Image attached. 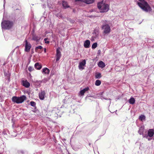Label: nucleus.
<instances>
[{
  "instance_id": "9b49d317",
  "label": "nucleus",
  "mask_w": 154,
  "mask_h": 154,
  "mask_svg": "<svg viewBox=\"0 0 154 154\" xmlns=\"http://www.w3.org/2000/svg\"><path fill=\"white\" fill-rule=\"evenodd\" d=\"M22 84L23 86L26 88H28L30 85V83L27 80H23L22 81Z\"/></svg>"
},
{
  "instance_id": "ea45409f",
  "label": "nucleus",
  "mask_w": 154,
  "mask_h": 154,
  "mask_svg": "<svg viewBox=\"0 0 154 154\" xmlns=\"http://www.w3.org/2000/svg\"><path fill=\"white\" fill-rule=\"evenodd\" d=\"M8 79H9V80L10 79V77H9V78Z\"/></svg>"
},
{
  "instance_id": "a19ab883",
  "label": "nucleus",
  "mask_w": 154,
  "mask_h": 154,
  "mask_svg": "<svg viewBox=\"0 0 154 154\" xmlns=\"http://www.w3.org/2000/svg\"><path fill=\"white\" fill-rule=\"evenodd\" d=\"M68 154H70L69 153Z\"/></svg>"
},
{
  "instance_id": "dca6fc26",
  "label": "nucleus",
  "mask_w": 154,
  "mask_h": 154,
  "mask_svg": "<svg viewBox=\"0 0 154 154\" xmlns=\"http://www.w3.org/2000/svg\"><path fill=\"white\" fill-rule=\"evenodd\" d=\"M144 131V128L143 127H141L139 128L138 132L140 135H143Z\"/></svg>"
},
{
  "instance_id": "4be33fe9",
  "label": "nucleus",
  "mask_w": 154,
  "mask_h": 154,
  "mask_svg": "<svg viewBox=\"0 0 154 154\" xmlns=\"http://www.w3.org/2000/svg\"><path fill=\"white\" fill-rule=\"evenodd\" d=\"M101 84V82L100 80H96L95 82V85H96L98 86H99Z\"/></svg>"
},
{
  "instance_id": "4c0bfd02",
  "label": "nucleus",
  "mask_w": 154,
  "mask_h": 154,
  "mask_svg": "<svg viewBox=\"0 0 154 154\" xmlns=\"http://www.w3.org/2000/svg\"><path fill=\"white\" fill-rule=\"evenodd\" d=\"M4 75H6V72H5V73H4Z\"/></svg>"
},
{
  "instance_id": "b1692460",
  "label": "nucleus",
  "mask_w": 154,
  "mask_h": 154,
  "mask_svg": "<svg viewBox=\"0 0 154 154\" xmlns=\"http://www.w3.org/2000/svg\"><path fill=\"white\" fill-rule=\"evenodd\" d=\"M95 78L97 79H99L101 77V74L100 73H99L96 74L95 75Z\"/></svg>"
},
{
  "instance_id": "c85d7f7f",
  "label": "nucleus",
  "mask_w": 154,
  "mask_h": 154,
  "mask_svg": "<svg viewBox=\"0 0 154 154\" xmlns=\"http://www.w3.org/2000/svg\"><path fill=\"white\" fill-rule=\"evenodd\" d=\"M68 20L69 22H70L71 23H73L75 22V21L74 20H72L70 18H68Z\"/></svg>"
},
{
  "instance_id": "e433bc0d",
  "label": "nucleus",
  "mask_w": 154,
  "mask_h": 154,
  "mask_svg": "<svg viewBox=\"0 0 154 154\" xmlns=\"http://www.w3.org/2000/svg\"><path fill=\"white\" fill-rule=\"evenodd\" d=\"M5 0H4V7L5 8Z\"/></svg>"
},
{
  "instance_id": "2eb2a0df",
  "label": "nucleus",
  "mask_w": 154,
  "mask_h": 154,
  "mask_svg": "<svg viewBox=\"0 0 154 154\" xmlns=\"http://www.w3.org/2000/svg\"><path fill=\"white\" fill-rule=\"evenodd\" d=\"M34 66L35 68L38 70L40 69L42 67L41 65L39 64L38 63H36L35 64Z\"/></svg>"
},
{
  "instance_id": "aec40b11",
  "label": "nucleus",
  "mask_w": 154,
  "mask_h": 154,
  "mask_svg": "<svg viewBox=\"0 0 154 154\" xmlns=\"http://www.w3.org/2000/svg\"><path fill=\"white\" fill-rule=\"evenodd\" d=\"M139 119L141 121L143 120H145L146 119V117L143 115H141L139 117Z\"/></svg>"
},
{
  "instance_id": "a211bd4d",
  "label": "nucleus",
  "mask_w": 154,
  "mask_h": 154,
  "mask_svg": "<svg viewBox=\"0 0 154 154\" xmlns=\"http://www.w3.org/2000/svg\"><path fill=\"white\" fill-rule=\"evenodd\" d=\"M98 65L99 67L102 68L105 67V66L104 63L102 61H100L99 62L98 64Z\"/></svg>"
},
{
  "instance_id": "412c9836",
  "label": "nucleus",
  "mask_w": 154,
  "mask_h": 154,
  "mask_svg": "<svg viewBox=\"0 0 154 154\" xmlns=\"http://www.w3.org/2000/svg\"><path fill=\"white\" fill-rule=\"evenodd\" d=\"M94 0H85V2L87 4H90L93 3Z\"/></svg>"
},
{
  "instance_id": "f3484780",
  "label": "nucleus",
  "mask_w": 154,
  "mask_h": 154,
  "mask_svg": "<svg viewBox=\"0 0 154 154\" xmlns=\"http://www.w3.org/2000/svg\"><path fill=\"white\" fill-rule=\"evenodd\" d=\"M50 72L49 69L47 68H45L42 69V72L45 74H48Z\"/></svg>"
},
{
  "instance_id": "7c9ffc66",
  "label": "nucleus",
  "mask_w": 154,
  "mask_h": 154,
  "mask_svg": "<svg viewBox=\"0 0 154 154\" xmlns=\"http://www.w3.org/2000/svg\"><path fill=\"white\" fill-rule=\"evenodd\" d=\"M47 39L48 38H46L44 39V40L45 43L48 44L50 42L48 41H47Z\"/></svg>"
},
{
  "instance_id": "79ce46f5",
  "label": "nucleus",
  "mask_w": 154,
  "mask_h": 154,
  "mask_svg": "<svg viewBox=\"0 0 154 154\" xmlns=\"http://www.w3.org/2000/svg\"><path fill=\"white\" fill-rule=\"evenodd\" d=\"M1 152H0V154H1Z\"/></svg>"
},
{
  "instance_id": "a878e982",
  "label": "nucleus",
  "mask_w": 154,
  "mask_h": 154,
  "mask_svg": "<svg viewBox=\"0 0 154 154\" xmlns=\"http://www.w3.org/2000/svg\"><path fill=\"white\" fill-rule=\"evenodd\" d=\"M97 44L96 42L94 43L92 45V49L95 48L97 46Z\"/></svg>"
},
{
  "instance_id": "393cba45",
  "label": "nucleus",
  "mask_w": 154,
  "mask_h": 154,
  "mask_svg": "<svg viewBox=\"0 0 154 154\" xmlns=\"http://www.w3.org/2000/svg\"><path fill=\"white\" fill-rule=\"evenodd\" d=\"M42 47L41 46H39L35 47V50L36 52H37L38 49H42Z\"/></svg>"
},
{
  "instance_id": "c9c22d12",
  "label": "nucleus",
  "mask_w": 154,
  "mask_h": 154,
  "mask_svg": "<svg viewBox=\"0 0 154 154\" xmlns=\"http://www.w3.org/2000/svg\"><path fill=\"white\" fill-rule=\"evenodd\" d=\"M145 134H143V135H142V136H143V137L145 138Z\"/></svg>"
},
{
  "instance_id": "f257e3e1",
  "label": "nucleus",
  "mask_w": 154,
  "mask_h": 154,
  "mask_svg": "<svg viewBox=\"0 0 154 154\" xmlns=\"http://www.w3.org/2000/svg\"><path fill=\"white\" fill-rule=\"evenodd\" d=\"M97 7L101 13L106 12L109 10V6L104 3L103 1L98 3Z\"/></svg>"
},
{
  "instance_id": "f8f14e48",
  "label": "nucleus",
  "mask_w": 154,
  "mask_h": 154,
  "mask_svg": "<svg viewBox=\"0 0 154 154\" xmlns=\"http://www.w3.org/2000/svg\"><path fill=\"white\" fill-rule=\"evenodd\" d=\"M90 44V41L88 40H87L84 42V46L85 48H88L89 47Z\"/></svg>"
},
{
  "instance_id": "bb28decb",
  "label": "nucleus",
  "mask_w": 154,
  "mask_h": 154,
  "mask_svg": "<svg viewBox=\"0 0 154 154\" xmlns=\"http://www.w3.org/2000/svg\"><path fill=\"white\" fill-rule=\"evenodd\" d=\"M31 105L33 107H35L36 103L34 101H31L30 102Z\"/></svg>"
},
{
  "instance_id": "7ed1b4c3",
  "label": "nucleus",
  "mask_w": 154,
  "mask_h": 154,
  "mask_svg": "<svg viewBox=\"0 0 154 154\" xmlns=\"http://www.w3.org/2000/svg\"><path fill=\"white\" fill-rule=\"evenodd\" d=\"M26 97L24 95L22 96L19 97L14 96L12 98V101L17 103H21L26 99Z\"/></svg>"
},
{
  "instance_id": "2f4dec72",
  "label": "nucleus",
  "mask_w": 154,
  "mask_h": 154,
  "mask_svg": "<svg viewBox=\"0 0 154 154\" xmlns=\"http://www.w3.org/2000/svg\"><path fill=\"white\" fill-rule=\"evenodd\" d=\"M75 2L80 1L85 2V0H75Z\"/></svg>"
},
{
  "instance_id": "6e6552de",
  "label": "nucleus",
  "mask_w": 154,
  "mask_h": 154,
  "mask_svg": "<svg viewBox=\"0 0 154 154\" xmlns=\"http://www.w3.org/2000/svg\"><path fill=\"white\" fill-rule=\"evenodd\" d=\"M86 64V61L84 60L82 62H80L79 64V68L80 69L83 70L84 69L83 66H84Z\"/></svg>"
},
{
  "instance_id": "1a4fd4ad",
  "label": "nucleus",
  "mask_w": 154,
  "mask_h": 154,
  "mask_svg": "<svg viewBox=\"0 0 154 154\" xmlns=\"http://www.w3.org/2000/svg\"><path fill=\"white\" fill-rule=\"evenodd\" d=\"M89 90V88L88 87L85 88L83 90H81L79 93V95H81V96H83L84 95L85 93L87 92Z\"/></svg>"
},
{
  "instance_id": "9d476101",
  "label": "nucleus",
  "mask_w": 154,
  "mask_h": 154,
  "mask_svg": "<svg viewBox=\"0 0 154 154\" xmlns=\"http://www.w3.org/2000/svg\"><path fill=\"white\" fill-rule=\"evenodd\" d=\"M147 134L149 137H152L154 135V129H149L148 131Z\"/></svg>"
},
{
  "instance_id": "cd10ccee",
  "label": "nucleus",
  "mask_w": 154,
  "mask_h": 154,
  "mask_svg": "<svg viewBox=\"0 0 154 154\" xmlns=\"http://www.w3.org/2000/svg\"><path fill=\"white\" fill-rule=\"evenodd\" d=\"M34 69L33 68L32 66H29L28 67V70L30 72L32 71Z\"/></svg>"
},
{
  "instance_id": "20e7f679",
  "label": "nucleus",
  "mask_w": 154,
  "mask_h": 154,
  "mask_svg": "<svg viewBox=\"0 0 154 154\" xmlns=\"http://www.w3.org/2000/svg\"><path fill=\"white\" fill-rule=\"evenodd\" d=\"M102 28L104 29L103 33L105 34H108L110 31V26L107 24H104L102 25Z\"/></svg>"
},
{
  "instance_id": "f704fd0d",
  "label": "nucleus",
  "mask_w": 154,
  "mask_h": 154,
  "mask_svg": "<svg viewBox=\"0 0 154 154\" xmlns=\"http://www.w3.org/2000/svg\"><path fill=\"white\" fill-rule=\"evenodd\" d=\"M98 54H100V50H99L98 51Z\"/></svg>"
},
{
  "instance_id": "4468645a",
  "label": "nucleus",
  "mask_w": 154,
  "mask_h": 154,
  "mask_svg": "<svg viewBox=\"0 0 154 154\" xmlns=\"http://www.w3.org/2000/svg\"><path fill=\"white\" fill-rule=\"evenodd\" d=\"M62 4L63 7L65 8H68L69 7L68 4L67 2L66 1H63Z\"/></svg>"
},
{
  "instance_id": "5701e85b",
  "label": "nucleus",
  "mask_w": 154,
  "mask_h": 154,
  "mask_svg": "<svg viewBox=\"0 0 154 154\" xmlns=\"http://www.w3.org/2000/svg\"><path fill=\"white\" fill-rule=\"evenodd\" d=\"M42 81H36L35 82V84L36 85L39 86L42 82Z\"/></svg>"
},
{
  "instance_id": "473e14b6",
  "label": "nucleus",
  "mask_w": 154,
  "mask_h": 154,
  "mask_svg": "<svg viewBox=\"0 0 154 154\" xmlns=\"http://www.w3.org/2000/svg\"><path fill=\"white\" fill-rule=\"evenodd\" d=\"M103 99H105V100H109L110 101L111 100V99L109 98V99H107V98H103ZM111 102L110 101V103Z\"/></svg>"
},
{
  "instance_id": "6ab92c4d",
  "label": "nucleus",
  "mask_w": 154,
  "mask_h": 154,
  "mask_svg": "<svg viewBox=\"0 0 154 154\" xmlns=\"http://www.w3.org/2000/svg\"><path fill=\"white\" fill-rule=\"evenodd\" d=\"M135 102V100L134 97H131L129 100V102L130 104H133Z\"/></svg>"
},
{
  "instance_id": "58836bf2",
  "label": "nucleus",
  "mask_w": 154,
  "mask_h": 154,
  "mask_svg": "<svg viewBox=\"0 0 154 154\" xmlns=\"http://www.w3.org/2000/svg\"><path fill=\"white\" fill-rule=\"evenodd\" d=\"M34 52L33 51H32V53H33Z\"/></svg>"
},
{
  "instance_id": "0eeeda50",
  "label": "nucleus",
  "mask_w": 154,
  "mask_h": 154,
  "mask_svg": "<svg viewBox=\"0 0 154 154\" xmlns=\"http://www.w3.org/2000/svg\"><path fill=\"white\" fill-rule=\"evenodd\" d=\"M45 92L44 91H41L40 93L38 94L39 98L40 100H43L45 99Z\"/></svg>"
},
{
  "instance_id": "72a5a7b5",
  "label": "nucleus",
  "mask_w": 154,
  "mask_h": 154,
  "mask_svg": "<svg viewBox=\"0 0 154 154\" xmlns=\"http://www.w3.org/2000/svg\"><path fill=\"white\" fill-rule=\"evenodd\" d=\"M46 48H44V52L45 53L46 52Z\"/></svg>"
},
{
  "instance_id": "39448f33",
  "label": "nucleus",
  "mask_w": 154,
  "mask_h": 154,
  "mask_svg": "<svg viewBox=\"0 0 154 154\" xmlns=\"http://www.w3.org/2000/svg\"><path fill=\"white\" fill-rule=\"evenodd\" d=\"M24 42L25 43V48L24 51L26 52H28L30 51L32 45L29 42H28L27 40L25 39Z\"/></svg>"
},
{
  "instance_id": "c756f323",
  "label": "nucleus",
  "mask_w": 154,
  "mask_h": 154,
  "mask_svg": "<svg viewBox=\"0 0 154 154\" xmlns=\"http://www.w3.org/2000/svg\"><path fill=\"white\" fill-rule=\"evenodd\" d=\"M145 138H146V139H147L149 141L151 140V138H149V136L148 135V134H145Z\"/></svg>"
},
{
  "instance_id": "ddd939ff",
  "label": "nucleus",
  "mask_w": 154,
  "mask_h": 154,
  "mask_svg": "<svg viewBox=\"0 0 154 154\" xmlns=\"http://www.w3.org/2000/svg\"><path fill=\"white\" fill-rule=\"evenodd\" d=\"M39 39L40 38L39 37L34 33L32 34V40H33L38 41L39 40Z\"/></svg>"
},
{
  "instance_id": "f03ea898",
  "label": "nucleus",
  "mask_w": 154,
  "mask_h": 154,
  "mask_svg": "<svg viewBox=\"0 0 154 154\" xmlns=\"http://www.w3.org/2000/svg\"><path fill=\"white\" fill-rule=\"evenodd\" d=\"M12 22L9 20H5L2 21L1 23L2 28L5 29H9L13 26Z\"/></svg>"
},
{
  "instance_id": "423d86ee",
  "label": "nucleus",
  "mask_w": 154,
  "mask_h": 154,
  "mask_svg": "<svg viewBox=\"0 0 154 154\" xmlns=\"http://www.w3.org/2000/svg\"><path fill=\"white\" fill-rule=\"evenodd\" d=\"M60 50L61 48L60 47H58L56 49V62L59 61L61 57V54L60 52Z\"/></svg>"
}]
</instances>
